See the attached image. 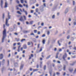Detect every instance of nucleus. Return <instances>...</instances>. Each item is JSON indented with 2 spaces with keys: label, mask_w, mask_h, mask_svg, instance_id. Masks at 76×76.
Listing matches in <instances>:
<instances>
[{
  "label": "nucleus",
  "mask_w": 76,
  "mask_h": 76,
  "mask_svg": "<svg viewBox=\"0 0 76 76\" xmlns=\"http://www.w3.org/2000/svg\"><path fill=\"white\" fill-rule=\"evenodd\" d=\"M4 28H5V25L4 24V30L3 31V36L2 39V42H4V39L7 36L6 35V29Z\"/></svg>",
  "instance_id": "nucleus-1"
},
{
  "label": "nucleus",
  "mask_w": 76,
  "mask_h": 76,
  "mask_svg": "<svg viewBox=\"0 0 76 76\" xmlns=\"http://www.w3.org/2000/svg\"><path fill=\"white\" fill-rule=\"evenodd\" d=\"M11 16L10 15H9V12L8 13V18H6V23L5 24L6 25V26H9V23H8V20L9 19H10V17Z\"/></svg>",
  "instance_id": "nucleus-2"
},
{
  "label": "nucleus",
  "mask_w": 76,
  "mask_h": 76,
  "mask_svg": "<svg viewBox=\"0 0 76 76\" xmlns=\"http://www.w3.org/2000/svg\"><path fill=\"white\" fill-rule=\"evenodd\" d=\"M66 57H67V54L65 53L63 57V58L64 60H65V61L66 60L65 58H66Z\"/></svg>",
  "instance_id": "nucleus-3"
},
{
  "label": "nucleus",
  "mask_w": 76,
  "mask_h": 76,
  "mask_svg": "<svg viewBox=\"0 0 76 76\" xmlns=\"http://www.w3.org/2000/svg\"><path fill=\"white\" fill-rule=\"evenodd\" d=\"M19 20L21 22H24V20L23 19V17L22 16H21V17L20 18Z\"/></svg>",
  "instance_id": "nucleus-4"
},
{
  "label": "nucleus",
  "mask_w": 76,
  "mask_h": 76,
  "mask_svg": "<svg viewBox=\"0 0 76 76\" xmlns=\"http://www.w3.org/2000/svg\"><path fill=\"white\" fill-rule=\"evenodd\" d=\"M23 11L24 13H25L26 15H28V12H27V11H26L25 10V9H23Z\"/></svg>",
  "instance_id": "nucleus-5"
},
{
  "label": "nucleus",
  "mask_w": 76,
  "mask_h": 76,
  "mask_svg": "<svg viewBox=\"0 0 76 76\" xmlns=\"http://www.w3.org/2000/svg\"><path fill=\"white\" fill-rule=\"evenodd\" d=\"M69 70L70 72H72L73 70V69L72 68H69Z\"/></svg>",
  "instance_id": "nucleus-6"
},
{
  "label": "nucleus",
  "mask_w": 76,
  "mask_h": 76,
  "mask_svg": "<svg viewBox=\"0 0 76 76\" xmlns=\"http://www.w3.org/2000/svg\"><path fill=\"white\" fill-rule=\"evenodd\" d=\"M23 66H24V65L23 64H21L20 66V70H22V69H23Z\"/></svg>",
  "instance_id": "nucleus-7"
},
{
  "label": "nucleus",
  "mask_w": 76,
  "mask_h": 76,
  "mask_svg": "<svg viewBox=\"0 0 76 76\" xmlns=\"http://www.w3.org/2000/svg\"><path fill=\"white\" fill-rule=\"evenodd\" d=\"M3 58V55L2 54H1L0 56V60H1Z\"/></svg>",
  "instance_id": "nucleus-8"
},
{
  "label": "nucleus",
  "mask_w": 76,
  "mask_h": 76,
  "mask_svg": "<svg viewBox=\"0 0 76 76\" xmlns=\"http://www.w3.org/2000/svg\"><path fill=\"white\" fill-rule=\"evenodd\" d=\"M1 7L2 8V5L3 4V0H1Z\"/></svg>",
  "instance_id": "nucleus-9"
},
{
  "label": "nucleus",
  "mask_w": 76,
  "mask_h": 76,
  "mask_svg": "<svg viewBox=\"0 0 76 76\" xmlns=\"http://www.w3.org/2000/svg\"><path fill=\"white\" fill-rule=\"evenodd\" d=\"M21 47V46L20 45L18 47V49L17 50V51L18 52H19V51H20V48Z\"/></svg>",
  "instance_id": "nucleus-10"
},
{
  "label": "nucleus",
  "mask_w": 76,
  "mask_h": 76,
  "mask_svg": "<svg viewBox=\"0 0 76 76\" xmlns=\"http://www.w3.org/2000/svg\"><path fill=\"white\" fill-rule=\"evenodd\" d=\"M15 39L17 42H19L20 41V39L19 38H15Z\"/></svg>",
  "instance_id": "nucleus-11"
},
{
  "label": "nucleus",
  "mask_w": 76,
  "mask_h": 76,
  "mask_svg": "<svg viewBox=\"0 0 76 76\" xmlns=\"http://www.w3.org/2000/svg\"><path fill=\"white\" fill-rule=\"evenodd\" d=\"M69 12V10H68V9H66V10L64 13L65 14H66V13H67V12Z\"/></svg>",
  "instance_id": "nucleus-12"
},
{
  "label": "nucleus",
  "mask_w": 76,
  "mask_h": 76,
  "mask_svg": "<svg viewBox=\"0 0 76 76\" xmlns=\"http://www.w3.org/2000/svg\"><path fill=\"white\" fill-rule=\"evenodd\" d=\"M75 64H76V62H74L72 64H70V66H74L75 65Z\"/></svg>",
  "instance_id": "nucleus-13"
},
{
  "label": "nucleus",
  "mask_w": 76,
  "mask_h": 76,
  "mask_svg": "<svg viewBox=\"0 0 76 76\" xmlns=\"http://www.w3.org/2000/svg\"><path fill=\"white\" fill-rule=\"evenodd\" d=\"M4 7V8H6V7H7V2H5Z\"/></svg>",
  "instance_id": "nucleus-14"
},
{
  "label": "nucleus",
  "mask_w": 76,
  "mask_h": 76,
  "mask_svg": "<svg viewBox=\"0 0 76 76\" xmlns=\"http://www.w3.org/2000/svg\"><path fill=\"white\" fill-rule=\"evenodd\" d=\"M66 65H64V66H63V70L64 71L66 70Z\"/></svg>",
  "instance_id": "nucleus-15"
},
{
  "label": "nucleus",
  "mask_w": 76,
  "mask_h": 76,
  "mask_svg": "<svg viewBox=\"0 0 76 76\" xmlns=\"http://www.w3.org/2000/svg\"><path fill=\"white\" fill-rule=\"evenodd\" d=\"M31 57H34V55H33V54H31V56H30L29 59H31Z\"/></svg>",
  "instance_id": "nucleus-16"
},
{
  "label": "nucleus",
  "mask_w": 76,
  "mask_h": 76,
  "mask_svg": "<svg viewBox=\"0 0 76 76\" xmlns=\"http://www.w3.org/2000/svg\"><path fill=\"white\" fill-rule=\"evenodd\" d=\"M2 64H4L5 63V59H3L2 60Z\"/></svg>",
  "instance_id": "nucleus-17"
},
{
  "label": "nucleus",
  "mask_w": 76,
  "mask_h": 76,
  "mask_svg": "<svg viewBox=\"0 0 76 76\" xmlns=\"http://www.w3.org/2000/svg\"><path fill=\"white\" fill-rule=\"evenodd\" d=\"M33 22H34V21H30L29 24H30V25H32V24L33 23Z\"/></svg>",
  "instance_id": "nucleus-18"
},
{
  "label": "nucleus",
  "mask_w": 76,
  "mask_h": 76,
  "mask_svg": "<svg viewBox=\"0 0 76 76\" xmlns=\"http://www.w3.org/2000/svg\"><path fill=\"white\" fill-rule=\"evenodd\" d=\"M23 47L24 49H26V48H27V47H26V45H23Z\"/></svg>",
  "instance_id": "nucleus-19"
},
{
  "label": "nucleus",
  "mask_w": 76,
  "mask_h": 76,
  "mask_svg": "<svg viewBox=\"0 0 76 76\" xmlns=\"http://www.w3.org/2000/svg\"><path fill=\"white\" fill-rule=\"evenodd\" d=\"M39 69H33V72H37Z\"/></svg>",
  "instance_id": "nucleus-20"
},
{
  "label": "nucleus",
  "mask_w": 76,
  "mask_h": 76,
  "mask_svg": "<svg viewBox=\"0 0 76 76\" xmlns=\"http://www.w3.org/2000/svg\"><path fill=\"white\" fill-rule=\"evenodd\" d=\"M59 54V53H57L56 55V58H58V55Z\"/></svg>",
  "instance_id": "nucleus-21"
},
{
  "label": "nucleus",
  "mask_w": 76,
  "mask_h": 76,
  "mask_svg": "<svg viewBox=\"0 0 76 76\" xmlns=\"http://www.w3.org/2000/svg\"><path fill=\"white\" fill-rule=\"evenodd\" d=\"M26 39H23L21 40V42H22L23 41H26Z\"/></svg>",
  "instance_id": "nucleus-22"
},
{
  "label": "nucleus",
  "mask_w": 76,
  "mask_h": 76,
  "mask_svg": "<svg viewBox=\"0 0 76 76\" xmlns=\"http://www.w3.org/2000/svg\"><path fill=\"white\" fill-rule=\"evenodd\" d=\"M45 39L43 40L42 41V43L43 44H45Z\"/></svg>",
  "instance_id": "nucleus-23"
},
{
  "label": "nucleus",
  "mask_w": 76,
  "mask_h": 76,
  "mask_svg": "<svg viewBox=\"0 0 76 76\" xmlns=\"http://www.w3.org/2000/svg\"><path fill=\"white\" fill-rule=\"evenodd\" d=\"M17 13H18V14H19L20 15H22V13L20 12V11H18L17 12Z\"/></svg>",
  "instance_id": "nucleus-24"
},
{
  "label": "nucleus",
  "mask_w": 76,
  "mask_h": 76,
  "mask_svg": "<svg viewBox=\"0 0 76 76\" xmlns=\"http://www.w3.org/2000/svg\"><path fill=\"white\" fill-rule=\"evenodd\" d=\"M23 32H24V33H28V32H29L27 31H23Z\"/></svg>",
  "instance_id": "nucleus-25"
},
{
  "label": "nucleus",
  "mask_w": 76,
  "mask_h": 76,
  "mask_svg": "<svg viewBox=\"0 0 76 76\" xmlns=\"http://www.w3.org/2000/svg\"><path fill=\"white\" fill-rule=\"evenodd\" d=\"M52 19H55V15H53L52 16Z\"/></svg>",
  "instance_id": "nucleus-26"
},
{
  "label": "nucleus",
  "mask_w": 76,
  "mask_h": 76,
  "mask_svg": "<svg viewBox=\"0 0 76 76\" xmlns=\"http://www.w3.org/2000/svg\"><path fill=\"white\" fill-rule=\"evenodd\" d=\"M19 6L20 7H23V6L21 4H19Z\"/></svg>",
  "instance_id": "nucleus-27"
},
{
  "label": "nucleus",
  "mask_w": 76,
  "mask_h": 76,
  "mask_svg": "<svg viewBox=\"0 0 76 76\" xmlns=\"http://www.w3.org/2000/svg\"><path fill=\"white\" fill-rule=\"evenodd\" d=\"M23 17L24 19V20H26V16L25 15L23 16Z\"/></svg>",
  "instance_id": "nucleus-28"
},
{
  "label": "nucleus",
  "mask_w": 76,
  "mask_h": 76,
  "mask_svg": "<svg viewBox=\"0 0 76 76\" xmlns=\"http://www.w3.org/2000/svg\"><path fill=\"white\" fill-rule=\"evenodd\" d=\"M14 65H15V66H17L18 64V63H15L14 64Z\"/></svg>",
  "instance_id": "nucleus-29"
},
{
  "label": "nucleus",
  "mask_w": 76,
  "mask_h": 76,
  "mask_svg": "<svg viewBox=\"0 0 76 76\" xmlns=\"http://www.w3.org/2000/svg\"><path fill=\"white\" fill-rule=\"evenodd\" d=\"M51 57V55H49L46 58V59H48Z\"/></svg>",
  "instance_id": "nucleus-30"
},
{
  "label": "nucleus",
  "mask_w": 76,
  "mask_h": 76,
  "mask_svg": "<svg viewBox=\"0 0 76 76\" xmlns=\"http://www.w3.org/2000/svg\"><path fill=\"white\" fill-rule=\"evenodd\" d=\"M2 18L3 19H4V14H3Z\"/></svg>",
  "instance_id": "nucleus-31"
},
{
  "label": "nucleus",
  "mask_w": 76,
  "mask_h": 76,
  "mask_svg": "<svg viewBox=\"0 0 76 76\" xmlns=\"http://www.w3.org/2000/svg\"><path fill=\"white\" fill-rule=\"evenodd\" d=\"M49 73H50V76H51V73H52V71H49Z\"/></svg>",
  "instance_id": "nucleus-32"
},
{
  "label": "nucleus",
  "mask_w": 76,
  "mask_h": 76,
  "mask_svg": "<svg viewBox=\"0 0 76 76\" xmlns=\"http://www.w3.org/2000/svg\"><path fill=\"white\" fill-rule=\"evenodd\" d=\"M39 10L37 8L36 10V12H38V11Z\"/></svg>",
  "instance_id": "nucleus-33"
},
{
  "label": "nucleus",
  "mask_w": 76,
  "mask_h": 76,
  "mask_svg": "<svg viewBox=\"0 0 76 76\" xmlns=\"http://www.w3.org/2000/svg\"><path fill=\"white\" fill-rule=\"evenodd\" d=\"M7 61L8 63V66H9V60H8Z\"/></svg>",
  "instance_id": "nucleus-34"
},
{
  "label": "nucleus",
  "mask_w": 76,
  "mask_h": 76,
  "mask_svg": "<svg viewBox=\"0 0 76 76\" xmlns=\"http://www.w3.org/2000/svg\"><path fill=\"white\" fill-rule=\"evenodd\" d=\"M34 33H37V30H34Z\"/></svg>",
  "instance_id": "nucleus-35"
},
{
  "label": "nucleus",
  "mask_w": 76,
  "mask_h": 76,
  "mask_svg": "<svg viewBox=\"0 0 76 76\" xmlns=\"http://www.w3.org/2000/svg\"><path fill=\"white\" fill-rule=\"evenodd\" d=\"M47 34L48 35H50V31H47Z\"/></svg>",
  "instance_id": "nucleus-36"
},
{
  "label": "nucleus",
  "mask_w": 76,
  "mask_h": 76,
  "mask_svg": "<svg viewBox=\"0 0 76 76\" xmlns=\"http://www.w3.org/2000/svg\"><path fill=\"white\" fill-rule=\"evenodd\" d=\"M42 37H45V34H43Z\"/></svg>",
  "instance_id": "nucleus-37"
},
{
  "label": "nucleus",
  "mask_w": 76,
  "mask_h": 76,
  "mask_svg": "<svg viewBox=\"0 0 76 76\" xmlns=\"http://www.w3.org/2000/svg\"><path fill=\"white\" fill-rule=\"evenodd\" d=\"M73 5L74 6H75V1H73Z\"/></svg>",
  "instance_id": "nucleus-38"
},
{
  "label": "nucleus",
  "mask_w": 76,
  "mask_h": 76,
  "mask_svg": "<svg viewBox=\"0 0 76 76\" xmlns=\"http://www.w3.org/2000/svg\"><path fill=\"white\" fill-rule=\"evenodd\" d=\"M21 3H23V0H20Z\"/></svg>",
  "instance_id": "nucleus-39"
},
{
  "label": "nucleus",
  "mask_w": 76,
  "mask_h": 76,
  "mask_svg": "<svg viewBox=\"0 0 76 76\" xmlns=\"http://www.w3.org/2000/svg\"><path fill=\"white\" fill-rule=\"evenodd\" d=\"M74 39H75V38H74L73 37H72L71 38V39H72V41H73V40H74Z\"/></svg>",
  "instance_id": "nucleus-40"
},
{
  "label": "nucleus",
  "mask_w": 76,
  "mask_h": 76,
  "mask_svg": "<svg viewBox=\"0 0 76 76\" xmlns=\"http://www.w3.org/2000/svg\"><path fill=\"white\" fill-rule=\"evenodd\" d=\"M67 38L68 39H69V38H70V36H68L67 37Z\"/></svg>",
  "instance_id": "nucleus-41"
},
{
  "label": "nucleus",
  "mask_w": 76,
  "mask_h": 76,
  "mask_svg": "<svg viewBox=\"0 0 76 76\" xmlns=\"http://www.w3.org/2000/svg\"><path fill=\"white\" fill-rule=\"evenodd\" d=\"M58 50L59 52L61 51H62L61 49H59Z\"/></svg>",
  "instance_id": "nucleus-42"
},
{
  "label": "nucleus",
  "mask_w": 76,
  "mask_h": 76,
  "mask_svg": "<svg viewBox=\"0 0 76 76\" xmlns=\"http://www.w3.org/2000/svg\"><path fill=\"white\" fill-rule=\"evenodd\" d=\"M17 45H20V42H18V43H17Z\"/></svg>",
  "instance_id": "nucleus-43"
},
{
  "label": "nucleus",
  "mask_w": 76,
  "mask_h": 76,
  "mask_svg": "<svg viewBox=\"0 0 76 76\" xmlns=\"http://www.w3.org/2000/svg\"><path fill=\"white\" fill-rule=\"evenodd\" d=\"M16 3H18V4H19V1L18 0H16Z\"/></svg>",
  "instance_id": "nucleus-44"
},
{
  "label": "nucleus",
  "mask_w": 76,
  "mask_h": 76,
  "mask_svg": "<svg viewBox=\"0 0 76 76\" xmlns=\"http://www.w3.org/2000/svg\"><path fill=\"white\" fill-rule=\"evenodd\" d=\"M44 70H45V69H46V66H44Z\"/></svg>",
  "instance_id": "nucleus-45"
},
{
  "label": "nucleus",
  "mask_w": 76,
  "mask_h": 76,
  "mask_svg": "<svg viewBox=\"0 0 76 76\" xmlns=\"http://www.w3.org/2000/svg\"><path fill=\"white\" fill-rule=\"evenodd\" d=\"M57 62L59 64H60V61H57Z\"/></svg>",
  "instance_id": "nucleus-46"
},
{
  "label": "nucleus",
  "mask_w": 76,
  "mask_h": 76,
  "mask_svg": "<svg viewBox=\"0 0 76 76\" xmlns=\"http://www.w3.org/2000/svg\"><path fill=\"white\" fill-rule=\"evenodd\" d=\"M44 23H42L41 24V26H44Z\"/></svg>",
  "instance_id": "nucleus-47"
},
{
  "label": "nucleus",
  "mask_w": 76,
  "mask_h": 76,
  "mask_svg": "<svg viewBox=\"0 0 76 76\" xmlns=\"http://www.w3.org/2000/svg\"><path fill=\"white\" fill-rule=\"evenodd\" d=\"M74 11L75 12L76 11V7H75V8L74 9Z\"/></svg>",
  "instance_id": "nucleus-48"
},
{
  "label": "nucleus",
  "mask_w": 76,
  "mask_h": 76,
  "mask_svg": "<svg viewBox=\"0 0 76 76\" xmlns=\"http://www.w3.org/2000/svg\"><path fill=\"white\" fill-rule=\"evenodd\" d=\"M28 45H31V43H30V42H28Z\"/></svg>",
  "instance_id": "nucleus-49"
},
{
  "label": "nucleus",
  "mask_w": 76,
  "mask_h": 76,
  "mask_svg": "<svg viewBox=\"0 0 76 76\" xmlns=\"http://www.w3.org/2000/svg\"><path fill=\"white\" fill-rule=\"evenodd\" d=\"M58 43L59 46H60V45H61V44L59 42V41H58Z\"/></svg>",
  "instance_id": "nucleus-50"
},
{
  "label": "nucleus",
  "mask_w": 76,
  "mask_h": 76,
  "mask_svg": "<svg viewBox=\"0 0 76 76\" xmlns=\"http://www.w3.org/2000/svg\"><path fill=\"white\" fill-rule=\"evenodd\" d=\"M56 74L57 75H60V73L57 72Z\"/></svg>",
  "instance_id": "nucleus-51"
},
{
  "label": "nucleus",
  "mask_w": 76,
  "mask_h": 76,
  "mask_svg": "<svg viewBox=\"0 0 76 76\" xmlns=\"http://www.w3.org/2000/svg\"><path fill=\"white\" fill-rule=\"evenodd\" d=\"M16 47H13V50H15V49H16Z\"/></svg>",
  "instance_id": "nucleus-52"
},
{
  "label": "nucleus",
  "mask_w": 76,
  "mask_h": 76,
  "mask_svg": "<svg viewBox=\"0 0 76 76\" xmlns=\"http://www.w3.org/2000/svg\"><path fill=\"white\" fill-rule=\"evenodd\" d=\"M16 43H14V44H13V46H16Z\"/></svg>",
  "instance_id": "nucleus-53"
},
{
  "label": "nucleus",
  "mask_w": 76,
  "mask_h": 76,
  "mask_svg": "<svg viewBox=\"0 0 76 76\" xmlns=\"http://www.w3.org/2000/svg\"><path fill=\"white\" fill-rule=\"evenodd\" d=\"M33 41L34 42H36V39H34V40H33Z\"/></svg>",
  "instance_id": "nucleus-54"
},
{
  "label": "nucleus",
  "mask_w": 76,
  "mask_h": 76,
  "mask_svg": "<svg viewBox=\"0 0 76 76\" xmlns=\"http://www.w3.org/2000/svg\"><path fill=\"white\" fill-rule=\"evenodd\" d=\"M73 23H74V25H76V22H74Z\"/></svg>",
  "instance_id": "nucleus-55"
},
{
  "label": "nucleus",
  "mask_w": 76,
  "mask_h": 76,
  "mask_svg": "<svg viewBox=\"0 0 76 76\" xmlns=\"http://www.w3.org/2000/svg\"><path fill=\"white\" fill-rule=\"evenodd\" d=\"M31 35H34V34L32 33L31 34Z\"/></svg>",
  "instance_id": "nucleus-56"
},
{
  "label": "nucleus",
  "mask_w": 76,
  "mask_h": 76,
  "mask_svg": "<svg viewBox=\"0 0 76 76\" xmlns=\"http://www.w3.org/2000/svg\"><path fill=\"white\" fill-rule=\"evenodd\" d=\"M37 34H38V35H39V34H40V32L38 31Z\"/></svg>",
  "instance_id": "nucleus-57"
},
{
  "label": "nucleus",
  "mask_w": 76,
  "mask_h": 76,
  "mask_svg": "<svg viewBox=\"0 0 76 76\" xmlns=\"http://www.w3.org/2000/svg\"><path fill=\"white\" fill-rule=\"evenodd\" d=\"M26 24L27 25H28V24H29V22H28V21H26Z\"/></svg>",
  "instance_id": "nucleus-58"
},
{
  "label": "nucleus",
  "mask_w": 76,
  "mask_h": 76,
  "mask_svg": "<svg viewBox=\"0 0 76 76\" xmlns=\"http://www.w3.org/2000/svg\"><path fill=\"white\" fill-rule=\"evenodd\" d=\"M21 50L22 51H23V47H22L21 48Z\"/></svg>",
  "instance_id": "nucleus-59"
},
{
  "label": "nucleus",
  "mask_w": 76,
  "mask_h": 76,
  "mask_svg": "<svg viewBox=\"0 0 76 76\" xmlns=\"http://www.w3.org/2000/svg\"><path fill=\"white\" fill-rule=\"evenodd\" d=\"M15 35H18V34L17 33H14Z\"/></svg>",
  "instance_id": "nucleus-60"
},
{
  "label": "nucleus",
  "mask_w": 76,
  "mask_h": 76,
  "mask_svg": "<svg viewBox=\"0 0 76 76\" xmlns=\"http://www.w3.org/2000/svg\"><path fill=\"white\" fill-rule=\"evenodd\" d=\"M50 7H51L52 6H53V4H51L50 5Z\"/></svg>",
  "instance_id": "nucleus-61"
},
{
  "label": "nucleus",
  "mask_w": 76,
  "mask_h": 76,
  "mask_svg": "<svg viewBox=\"0 0 76 76\" xmlns=\"http://www.w3.org/2000/svg\"><path fill=\"white\" fill-rule=\"evenodd\" d=\"M33 12H34V10H31V13H33Z\"/></svg>",
  "instance_id": "nucleus-62"
},
{
  "label": "nucleus",
  "mask_w": 76,
  "mask_h": 76,
  "mask_svg": "<svg viewBox=\"0 0 76 76\" xmlns=\"http://www.w3.org/2000/svg\"><path fill=\"white\" fill-rule=\"evenodd\" d=\"M37 48H39V44H38Z\"/></svg>",
  "instance_id": "nucleus-63"
},
{
  "label": "nucleus",
  "mask_w": 76,
  "mask_h": 76,
  "mask_svg": "<svg viewBox=\"0 0 76 76\" xmlns=\"http://www.w3.org/2000/svg\"><path fill=\"white\" fill-rule=\"evenodd\" d=\"M74 50H76V47H74Z\"/></svg>",
  "instance_id": "nucleus-64"
}]
</instances>
